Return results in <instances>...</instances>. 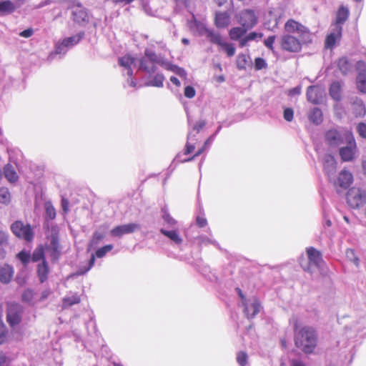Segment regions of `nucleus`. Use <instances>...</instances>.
<instances>
[{"instance_id": "obj_26", "label": "nucleus", "mask_w": 366, "mask_h": 366, "mask_svg": "<svg viewBox=\"0 0 366 366\" xmlns=\"http://www.w3.org/2000/svg\"><path fill=\"white\" fill-rule=\"evenodd\" d=\"M342 85L340 81H333L330 86L329 93L335 101L341 99Z\"/></svg>"}, {"instance_id": "obj_29", "label": "nucleus", "mask_w": 366, "mask_h": 366, "mask_svg": "<svg viewBox=\"0 0 366 366\" xmlns=\"http://www.w3.org/2000/svg\"><path fill=\"white\" fill-rule=\"evenodd\" d=\"M352 110L355 117L364 116L366 112L363 102L357 98L352 103Z\"/></svg>"}, {"instance_id": "obj_32", "label": "nucleus", "mask_w": 366, "mask_h": 366, "mask_svg": "<svg viewBox=\"0 0 366 366\" xmlns=\"http://www.w3.org/2000/svg\"><path fill=\"white\" fill-rule=\"evenodd\" d=\"M250 57L249 55L244 54H239L237 57V67L240 69H246L247 66L249 64Z\"/></svg>"}, {"instance_id": "obj_10", "label": "nucleus", "mask_w": 366, "mask_h": 366, "mask_svg": "<svg viewBox=\"0 0 366 366\" xmlns=\"http://www.w3.org/2000/svg\"><path fill=\"white\" fill-rule=\"evenodd\" d=\"M325 89L319 86H308L307 89V99L313 104H319L325 97Z\"/></svg>"}, {"instance_id": "obj_54", "label": "nucleus", "mask_w": 366, "mask_h": 366, "mask_svg": "<svg viewBox=\"0 0 366 366\" xmlns=\"http://www.w3.org/2000/svg\"><path fill=\"white\" fill-rule=\"evenodd\" d=\"M196 224L199 227H204L207 224V220L204 216L198 215L196 218Z\"/></svg>"}, {"instance_id": "obj_39", "label": "nucleus", "mask_w": 366, "mask_h": 366, "mask_svg": "<svg viewBox=\"0 0 366 366\" xmlns=\"http://www.w3.org/2000/svg\"><path fill=\"white\" fill-rule=\"evenodd\" d=\"M81 38H82V35H81V34H77V35H75L73 36L66 37L63 39V41L61 42V45L65 47H69V46H74L75 44H78L80 41Z\"/></svg>"}, {"instance_id": "obj_59", "label": "nucleus", "mask_w": 366, "mask_h": 366, "mask_svg": "<svg viewBox=\"0 0 366 366\" xmlns=\"http://www.w3.org/2000/svg\"><path fill=\"white\" fill-rule=\"evenodd\" d=\"M194 149H195V147L194 144H191L190 143L187 142V144L185 145L184 154H191L192 152H194Z\"/></svg>"}, {"instance_id": "obj_22", "label": "nucleus", "mask_w": 366, "mask_h": 366, "mask_svg": "<svg viewBox=\"0 0 366 366\" xmlns=\"http://www.w3.org/2000/svg\"><path fill=\"white\" fill-rule=\"evenodd\" d=\"M49 273V267L48 263L46 259H44V261L37 266V274L41 283L44 282L47 280Z\"/></svg>"}, {"instance_id": "obj_43", "label": "nucleus", "mask_w": 366, "mask_h": 366, "mask_svg": "<svg viewBox=\"0 0 366 366\" xmlns=\"http://www.w3.org/2000/svg\"><path fill=\"white\" fill-rule=\"evenodd\" d=\"M45 259L44 257V251L42 247L36 248L32 255H31V260L32 262H36L40 260H42V262Z\"/></svg>"}, {"instance_id": "obj_44", "label": "nucleus", "mask_w": 366, "mask_h": 366, "mask_svg": "<svg viewBox=\"0 0 366 366\" xmlns=\"http://www.w3.org/2000/svg\"><path fill=\"white\" fill-rule=\"evenodd\" d=\"M164 81V76L162 74H157L153 79L147 83V86H156V87H162L163 82Z\"/></svg>"}, {"instance_id": "obj_62", "label": "nucleus", "mask_w": 366, "mask_h": 366, "mask_svg": "<svg viewBox=\"0 0 366 366\" xmlns=\"http://www.w3.org/2000/svg\"><path fill=\"white\" fill-rule=\"evenodd\" d=\"M7 241H8L7 234L4 232L0 231V244L1 245L5 244L7 242Z\"/></svg>"}, {"instance_id": "obj_31", "label": "nucleus", "mask_w": 366, "mask_h": 366, "mask_svg": "<svg viewBox=\"0 0 366 366\" xmlns=\"http://www.w3.org/2000/svg\"><path fill=\"white\" fill-rule=\"evenodd\" d=\"M339 70L342 74H347L351 70V64L346 57H342L338 59L337 63Z\"/></svg>"}, {"instance_id": "obj_7", "label": "nucleus", "mask_w": 366, "mask_h": 366, "mask_svg": "<svg viewBox=\"0 0 366 366\" xmlns=\"http://www.w3.org/2000/svg\"><path fill=\"white\" fill-rule=\"evenodd\" d=\"M23 310L21 306L16 302L7 304L6 320L11 327H14L21 322Z\"/></svg>"}, {"instance_id": "obj_55", "label": "nucleus", "mask_w": 366, "mask_h": 366, "mask_svg": "<svg viewBox=\"0 0 366 366\" xmlns=\"http://www.w3.org/2000/svg\"><path fill=\"white\" fill-rule=\"evenodd\" d=\"M245 36L247 37V39L250 41L252 40H255L257 38L262 39L263 36V34L252 31Z\"/></svg>"}, {"instance_id": "obj_60", "label": "nucleus", "mask_w": 366, "mask_h": 366, "mask_svg": "<svg viewBox=\"0 0 366 366\" xmlns=\"http://www.w3.org/2000/svg\"><path fill=\"white\" fill-rule=\"evenodd\" d=\"M69 202L68 199L65 198H62L61 199V207L64 213H67L69 211Z\"/></svg>"}, {"instance_id": "obj_33", "label": "nucleus", "mask_w": 366, "mask_h": 366, "mask_svg": "<svg viewBox=\"0 0 366 366\" xmlns=\"http://www.w3.org/2000/svg\"><path fill=\"white\" fill-rule=\"evenodd\" d=\"M105 237L104 232L99 231L94 232L93 236L89 243V247L90 249L96 247Z\"/></svg>"}, {"instance_id": "obj_14", "label": "nucleus", "mask_w": 366, "mask_h": 366, "mask_svg": "<svg viewBox=\"0 0 366 366\" xmlns=\"http://www.w3.org/2000/svg\"><path fill=\"white\" fill-rule=\"evenodd\" d=\"M144 56L146 57L150 62L154 64L156 66L158 64L164 69L169 61L164 59L163 57L157 55L154 51L146 49L144 50Z\"/></svg>"}, {"instance_id": "obj_1", "label": "nucleus", "mask_w": 366, "mask_h": 366, "mask_svg": "<svg viewBox=\"0 0 366 366\" xmlns=\"http://www.w3.org/2000/svg\"><path fill=\"white\" fill-rule=\"evenodd\" d=\"M284 29L286 33L278 40L280 49L284 51L299 53L303 45L312 42V33L309 28L293 19L285 22Z\"/></svg>"}, {"instance_id": "obj_50", "label": "nucleus", "mask_w": 366, "mask_h": 366, "mask_svg": "<svg viewBox=\"0 0 366 366\" xmlns=\"http://www.w3.org/2000/svg\"><path fill=\"white\" fill-rule=\"evenodd\" d=\"M283 117L287 122H292L294 118V111L292 108H286L283 112Z\"/></svg>"}, {"instance_id": "obj_56", "label": "nucleus", "mask_w": 366, "mask_h": 366, "mask_svg": "<svg viewBox=\"0 0 366 366\" xmlns=\"http://www.w3.org/2000/svg\"><path fill=\"white\" fill-rule=\"evenodd\" d=\"M357 132L363 138H366V124L365 123H360L357 126Z\"/></svg>"}, {"instance_id": "obj_40", "label": "nucleus", "mask_w": 366, "mask_h": 366, "mask_svg": "<svg viewBox=\"0 0 366 366\" xmlns=\"http://www.w3.org/2000/svg\"><path fill=\"white\" fill-rule=\"evenodd\" d=\"M9 338V332L6 326L0 321V345L8 342Z\"/></svg>"}, {"instance_id": "obj_17", "label": "nucleus", "mask_w": 366, "mask_h": 366, "mask_svg": "<svg viewBox=\"0 0 366 366\" xmlns=\"http://www.w3.org/2000/svg\"><path fill=\"white\" fill-rule=\"evenodd\" d=\"M342 27L339 26V28L335 27V31L329 34L326 36L325 39V47L328 49H332L335 45L337 40H340L342 37Z\"/></svg>"}, {"instance_id": "obj_58", "label": "nucleus", "mask_w": 366, "mask_h": 366, "mask_svg": "<svg viewBox=\"0 0 366 366\" xmlns=\"http://www.w3.org/2000/svg\"><path fill=\"white\" fill-rule=\"evenodd\" d=\"M34 34V30L31 28L25 29L20 32L19 36L24 38H29Z\"/></svg>"}, {"instance_id": "obj_4", "label": "nucleus", "mask_w": 366, "mask_h": 366, "mask_svg": "<svg viewBox=\"0 0 366 366\" xmlns=\"http://www.w3.org/2000/svg\"><path fill=\"white\" fill-rule=\"evenodd\" d=\"M47 239L49 243L46 245V249L49 252V256L53 262L57 261L61 254V247L59 242V230L57 227H51L50 234Z\"/></svg>"}, {"instance_id": "obj_21", "label": "nucleus", "mask_w": 366, "mask_h": 366, "mask_svg": "<svg viewBox=\"0 0 366 366\" xmlns=\"http://www.w3.org/2000/svg\"><path fill=\"white\" fill-rule=\"evenodd\" d=\"M14 274L13 268L8 265H0V282L8 283L11 281Z\"/></svg>"}, {"instance_id": "obj_63", "label": "nucleus", "mask_w": 366, "mask_h": 366, "mask_svg": "<svg viewBox=\"0 0 366 366\" xmlns=\"http://www.w3.org/2000/svg\"><path fill=\"white\" fill-rule=\"evenodd\" d=\"M50 294H51V292L49 290H45L44 291H43L41 293V297H40L39 301L41 302L46 299H47Z\"/></svg>"}, {"instance_id": "obj_25", "label": "nucleus", "mask_w": 366, "mask_h": 366, "mask_svg": "<svg viewBox=\"0 0 366 366\" xmlns=\"http://www.w3.org/2000/svg\"><path fill=\"white\" fill-rule=\"evenodd\" d=\"M308 119L314 124H320L323 121L322 110L317 107L313 108L308 114Z\"/></svg>"}, {"instance_id": "obj_35", "label": "nucleus", "mask_w": 366, "mask_h": 366, "mask_svg": "<svg viewBox=\"0 0 366 366\" xmlns=\"http://www.w3.org/2000/svg\"><path fill=\"white\" fill-rule=\"evenodd\" d=\"M11 193L6 187H0V202L3 204H9L11 202Z\"/></svg>"}, {"instance_id": "obj_42", "label": "nucleus", "mask_w": 366, "mask_h": 366, "mask_svg": "<svg viewBox=\"0 0 366 366\" xmlns=\"http://www.w3.org/2000/svg\"><path fill=\"white\" fill-rule=\"evenodd\" d=\"M81 302V298L79 295H75L71 297H64L63 299V307H68L74 305L79 304Z\"/></svg>"}, {"instance_id": "obj_45", "label": "nucleus", "mask_w": 366, "mask_h": 366, "mask_svg": "<svg viewBox=\"0 0 366 366\" xmlns=\"http://www.w3.org/2000/svg\"><path fill=\"white\" fill-rule=\"evenodd\" d=\"M165 69H167L168 71H174L177 74H178V75H179L181 76L186 75V72H185L184 69L180 68V67H179V66H177L176 65H174V64H171L170 62H168Z\"/></svg>"}, {"instance_id": "obj_15", "label": "nucleus", "mask_w": 366, "mask_h": 366, "mask_svg": "<svg viewBox=\"0 0 366 366\" xmlns=\"http://www.w3.org/2000/svg\"><path fill=\"white\" fill-rule=\"evenodd\" d=\"M243 312L248 319L254 317L260 311V303L257 300H254L250 305H247V302H243Z\"/></svg>"}, {"instance_id": "obj_20", "label": "nucleus", "mask_w": 366, "mask_h": 366, "mask_svg": "<svg viewBox=\"0 0 366 366\" xmlns=\"http://www.w3.org/2000/svg\"><path fill=\"white\" fill-rule=\"evenodd\" d=\"M352 174L344 169L339 174L337 184L340 187L347 189L352 184Z\"/></svg>"}, {"instance_id": "obj_28", "label": "nucleus", "mask_w": 366, "mask_h": 366, "mask_svg": "<svg viewBox=\"0 0 366 366\" xmlns=\"http://www.w3.org/2000/svg\"><path fill=\"white\" fill-rule=\"evenodd\" d=\"M16 10L15 4L10 0L0 1V15H6L13 13Z\"/></svg>"}, {"instance_id": "obj_41", "label": "nucleus", "mask_w": 366, "mask_h": 366, "mask_svg": "<svg viewBox=\"0 0 366 366\" xmlns=\"http://www.w3.org/2000/svg\"><path fill=\"white\" fill-rule=\"evenodd\" d=\"M34 292L31 289H26L24 290L21 295V300L24 302L34 305Z\"/></svg>"}, {"instance_id": "obj_37", "label": "nucleus", "mask_w": 366, "mask_h": 366, "mask_svg": "<svg viewBox=\"0 0 366 366\" xmlns=\"http://www.w3.org/2000/svg\"><path fill=\"white\" fill-rule=\"evenodd\" d=\"M219 46L226 53L228 57H232L235 54L236 49L234 46L231 43L227 42L224 39Z\"/></svg>"}, {"instance_id": "obj_18", "label": "nucleus", "mask_w": 366, "mask_h": 366, "mask_svg": "<svg viewBox=\"0 0 366 366\" xmlns=\"http://www.w3.org/2000/svg\"><path fill=\"white\" fill-rule=\"evenodd\" d=\"M230 16L226 11H217L214 16L215 26L219 29H224L229 26Z\"/></svg>"}, {"instance_id": "obj_5", "label": "nucleus", "mask_w": 366, "mask_h": 366, "mask_svg": "<svg viewBox=\"0 0 366 366\" xmlns=\"http://www.w3.org/2000/svg\"><path fill=\"white\" fill-rule=\"evenodd\" d=\"M12 233L19 239L31 242L34 237V232L29 224H24L21 220H16L10 226Z\"/></svg>"}, {"instance_id": "obj_53", "label": "nucleus", "mask_w": 366, "mask_h": 366, "mask_svg": "<svg viewBox=\"0 0 366 366\" xmlns=\"http://www.w3.org/2000/svg\"><path fill=\"white\" fill-rule=\"evenodd\" d=\"M207 144H208V140L204 142V145L200 149H199L198 151L192 157L187 159L186 161L187 162L192 161L195 157L202 154L207 149Z\"/></svg>"}, {"instance_id": "obj_38", "label": "nucleus", "mask_w": 366, "mask_h": 366, "mask_svg": "<svg viewBox=\"0 0 366 366\" xmlns=\"http://www.w3.org/2000/svg\"><path fill=\"white\" fill-rule=\"evenodd\" d=\"M161 233L163 234L164 236L169 238L171 240L177 244H180L182 242V238L179 237V234L175 230L168 231L165 230L164 229H162L160 230Z\"/></svg>"}, {"instance_id": "obj_52", "label": "nucleus", "mask_w": 366, "mask_h": 366, "mask_svg": "<svg viewBox=\"0 0 366 366\" xmlns=\"http://www.w3.org/2000/svg\"><path fill=\"white\" fill-rule=\"evenodd\" d=\"M184 94L187 98L192 99L195 96L196 92L194 87L187 86L184 88Z\"/></svg>"}, {"instance_id": "obj_3", "label": "nucleus", "mask_w": 366, "mask_h": 366, "mask_svg": "<svg viewBox=\"0 0 366 366\" xmlns=\"http://www.w3.org/2000/svg\"><path fill=\"white\" fill-rule=\"evenodd\" d=\"M307 259L301 257L300 264L304 271L312 273L315 269L320 267L324 260L320 251L313 247L306 248Z\"/></svg>"}, {"instance_id": "obj_47", "label": "nucleus", "mask_w": 366, "mask_h": 366, "mask_svg": "<svg viewBox=\"0 0 366 366\" xmlns=\"http://www.w3.org/2000/svg\"><path fill=\"white\" fill-rule=\"evenodd\" d=\"M237 362L240 366H245L247 363L248 355L244 351H240L237 354Z\"/></svg>"}, {"instance_id": "obj_61", "label": "nucleus", "mask_w": 366, "mask_h": 366, "mask_svg": "<svg viewBox=\"0 0 366 366\" xmlns=\"http://www.w3.org/2000/svg\"><path fill=\"white\" fill-rule=\"evenodd\" d=\"M301 93V86H296L288 92L290 96L299 95Z\"/></svg>"}, {"instance_id": "obj_36", "label": "nucleus", "mask_w": 366, "mask_h": 366, "mask_svg": "<svg viewBox=\"0 0 366 366\" xmlns=\"http://www.w3.org/2000/svg\"><path fill=\"white\" fill-rule=\"evenodd\" d=\"M357 87L358 90L366 94V74L359 72L357 76Z\"/></svg>"}, {"instance_id": "obj_46", "label": "nucleus", "mask_w": 366, "mask_h": 366, "mask_svg": "<svg viewBox=\"0 0 366 366\" xmlns=\"http://www.w3.org/2000/svg\"><path fill=\"white\" fill-rule=\"evenodd\" d=\"M17 258L22 262L24 265H26L31 260V254L29 252L22 250L16 255Z\"/></svg>"}, {"instance_id": "obj_12", "label": "nucleus", "mask_w": 366, "mask_h": 366, "mask_svg": "<svg viewBox=\"0 0 366 366\" xmlns=\"http://www.w3.org/2000/svg\"><path fill=\"white\" fill-rule=\"evenodd\" d=\"M71 16L72 20L79 25L87 24L89 21L87 9L83 7L81 3H78L74 8Z\"/></svg>"}, {"instance_id": "obj_27", "label": "nucleus", "mask_w": 366, "mask_h": 366, "mask_svg": "<svg viewBox=\"0 0 366 366\" xmlns=\"http://www.w3.org/2000/svg\"><path fill=\"white\" fill-rule=\"evenodd\" d=\"M205 34L208 40L212 44H216L217 46H219L224 40L222 35L219 32L214 30L206 29Z\"/></svg>"}, {"instance_id": "obj_23", "label": "nucleus", "mask_w": 366, "mask_h": 366, "mask_svg": "<svg viewBox=\"0 0 366 366\" xmlns=\"http://www.w3.org/2000/svg\"><path fill=\"white\" fill-rule=\"evenodd\" d=\"M4 174L6 177V179L10 183H15L19 179V176H18L16 172L15 171L14 167L10 164H7L4 166Z\"/></svg>"}, {"instance_id": "obj_30", "label": "nucleus", "mask_w": 366, "mask_h": 366, "mask_svg": "<svg viewBox=\"0 0 366 366\" xmlns=\"http://www.w3.org/2000/svg\"><path fill=\"white\" fill-rule=\"evenodd\" d=\"M248 29L244 27H233L229 31V37L232 40L237 41L241 39L247 32Z\"/></svg>"}, {"instance_id": "obj_19", "label": "nucleus", "mask_w": 366, "mask_h": 366, "mask_svg": "<svg viewBox=\"0 0 366 366\" xmlns=\"http://www.w3.org/2000/svg\"><path fill=\"white\" fill-rule=\"evenodd\" d=\"M113 249L112 244H107L104 247H102L101 248H99L96 252L95 255L92 254L89 262V267L85 270V272L89 271L94 264L95 262V257L97 258H102L104 257L107 253L110 252Z\"/></svg>"}, {"instance_id": "obj_34", "label": "nucleus", "mask_w": 366, "mask_h": 366, "mask_svg": "<svg viewBox=\"0 0 366 366\" xmlns=\"http://www.w3.org/2000/svg\"><path fill=\"white\" fill-rule=\"evenodd\" d=\"M135 62V58L130 54H126L120 57L118 60L119 66L126 68L132 67V65Z\"/></svg>"}, {"instance_id": "obj_13", "label": "nucleus", "mask_w": 366, "mask_h": 366, "mask_svg": "<svg viewBox=\"0 0 366 366\" xmlns=\"http://www.w3.org/2000/svg\"><path fill=\"white\" fill-rule=\"evenodd\" d=\"M140 226L136 223H129L127 224L119 225L113 228L110 233L113 237H120L124 234H130L139 229Z\"/></svg>"}, {"instance_id": "obj_11", "label": "nucleus", "mask_w": 366, "mask_h": 366, "mask_svg": "<svg viewBox=\"0 0 366 366\" xmlns=\"http://www.w3.org/2000/svg\"><path fill=\"white\" fill-rule=\"evenodd\" d=\"M325 139L330 147H338L345 142L344 132L341 134L335 129H329L325 132Z\"/></svg>"}, {"instance_id": "obj_64", "label": "nucleus", "mask_w": 366, "mask_h": 366, "mask_svg": "<svg viewBox=\"0 0 366 366\" xmlns=\"http://www.w3.org/2000/svg\"><path fill=\"white\" fill-rule=\"evenodd\" d=\"M291 366H306L305 364L301 361V360H292L291 361Z\"/></svg>"}, {"instance_id": "obj_2", "label": "nucleus", "mask_w": 366, "mask_h": 366, "mask_svg": "<svg viewBox=\"0 0 366 366\" xmlns=\"http://www.w3.org/2000/svg\"><path fill=\"white\" fill-rule=\"evenodd\" d=\"M317 334L316 330L309 326H305L300 329L297 324L295 325L294 341L295 346L305 354H312L317 345Z\"/></svg>"}, {"instance_id": "obj_16", "label": "nucleus", "mask_w": 366, "mask_h": 366, "mask_svg": "<svg viewBox=\"0 0 366 366\" xmlns=\"http://www.w3.org/2000/svg\"><path fill=\"white\" fill-rule=\"evenodd\" d=\"M350 15V11L345 6H340L337 12L335 21V26L339 28L348 19Z\"/></svg>"}, {"instance_id": "obj_9", "label": "nucleus", "mask_w": 366, "mask_h": 366, "mask_svg": "<svg viewBox=\"0 0 366 366\" xmlns=\"http://www.w3.org/2000/svg\"><path fill=\"white\" fill-rule=\"evenodd\" d=\"M238 22L246 29H250L257 24L258 18L254 10L246 9L239 13Z\"/></svg>"}, {"instance_id": "obj_57", "label": "nucleus", "mask_w": 366, "mask_h": 366, "mask_svg": "<svg viewBox=\"0 0 366 366\" xmlns=\"http://www.w3.org/2000/svg\"><path fill=\"white\" fill-rule=\"evenodd\" d=\"M356 69L359 72L366 74V63L364 61H358L356 64Z\"/></svg>"}, {"instance_id": "obj_8", "label": "nucleus", "mask_w": 366, "mask_h": 366, "mask_svg": "<svg viewBox=\"0 0 366 366\" xmlns=\"http://www.w3.org/2000/svg\"><path fill=\"white\" fill-rule=\"evenodd\" d=\"M344 137L345 138V142L347 145L345 147H342L340 149V155L342 161L348 162L352 160L354 157L356 144L351 132L347 130L345 131Z\"/></svg>"}, {"instance_id": "obj_6", "label": "nucleus", "mask_w": 366, "mask_h": 366, "mask_svg": "<svg viewBox=\"0 0 366 366\" xmlns=\"http://www.w3.org/2000/svg\"><path fill=\"white\" fill-rule=\"evenodd\" d=\"M347 202L353 209H357L366 204V193L359 188H350L347 192Z\"/></svg>"}, {"instance_id": "obj_49", "label": "nucleus", "mask_w": 366, "mask_h": 366, "mask_svg": "<svg viewBox=\"0 0 366 366\" xmlns=\"http://www.w3.org/2000/svg\"><path fill=\"white\" fill-rule=\"evenodd\" d=\"M45 209H46V216L50 219H54L56 217L55 208L51 203L48 202L45 204Z\"/></svg>"}, {"instance_id": "obj_48", "label": "nucleus", "mask_w": 366, "mask_h": 366, "mask_svg": "<svg viewBox=\"0 0 366 366\" xmlns=\"http://www.w3.org/2000/svg\"><path fill=\"white\" fill-rule=\"evenodd\" d=\"M276 39L275 35L269 36L264 40V45L271 51H274V44Z\"/></svg>"}, {"instance_id": "obj_51", "label": "nucleus", "mask_w": 366, "mask_h": 366, "mask_svg": "<svg viewBox=\"0 0 366 366\" xmlns=\"http://www.w3.org/2000/svg\"><path fill=\"white\" fill-rule=\"evenodd\" d=\"M254 67L256 70H260L267 67V63L264 59L257 57L254 59Z\"/></svg>"}, {"instance_id": "obj_24", "label": "nucleus", "mask_w": 366, "mask_h": 366, "mask_svg": "<svg viewBox=\"0 0 366 366\" xmlns=\"http://www.w3.org/2000/svg\"><path fill=\"white\" fill-rule=\"evenodd\" d=\"M139 69L149 74L157 71V66L154 64L150 62L146 57L142 56L139 59Z\"/></svg>"}]
</instances>
